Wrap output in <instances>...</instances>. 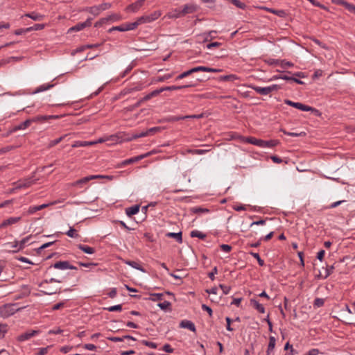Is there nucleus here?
Wrapping results in <instances>:
<instances>
[{
	"label": "nucleus",
	"mask_w": 355,
	"mask_h": 355,
	"mask_svg": "<svg viewBox=\"0 0 355 355\" xmlns=\"http://www.w3.org/2000/svg\"><path fill=\"white\" fill-rule=\"evenodd\" d=\"M197 6L194 4H187L184 6L183 9L182 10V13L183 14V16L187 14L193 13L197 10Z\"/></svg>",
	"instance_id": "nucleus-11"
},
{
	"label": "nucleus",
	"mask_w": 355,
	"mask_h": 355,
	"mask_svg": "<svg viewBox=\"0 0 355 355\" xmlns=\"http://www.w3.org/2000/svg\"><path fill=\"white\" fill-rule=\"evenodd\" d=\"M170 306H171V303H170V302H166V301H165V302H162V303H159V304H158V306H159L160 309H163V310L166 309H167V308H168Z\"/></svg>",
	"instance_id": "nucleus-52"
},
{
	"label": "nucleus",
	"mask_w": 355,
	"mask_h": 355,
	"mask_svg": "<svg viewBox=\"0 0 355 355\" xmlns=\"http://www.w3.org/2000/svg\"><path fill=\"white\" fill-rule=\"evenodd\" d=\"M25 17L31 18L34 21H41L44 19V16L43 15L37 13V12H31V13H27L24 15Z\"/></svg>",
	"instance_id": "nucleus-20"
},
{
	"label": "nucleus",
	"mask_w": 355,
	"mask_h": 355,
	"mask_svg": "<svg viewBox=\"0 0 355 355\" xmlns=\"http://www.w3.org/2000/svg\"><path fill=\"white\" fill-rule=\"evenodd\" d=\"M284 103L288 105L292 106L293 107H295V108L299 109L302 111H306V110H311L309 108V106L304 105L301 103H295V102H293L288 99L285 100Z\"/></svg>",
	"instance_id": "nucleus-7"
},
{
	"label": "nucleus",
	"mask_w": 355,
	"mask_h": 355,
	"mask_svg": "<svg viewBox=\"0 0 355 355\" xmlns=\"http://www.w3.org/2000/svg\"><path fill=\"white\" fill-rule=\"evenodd\" d=\"M142 343L148 347H150L151 348L155 349L157 348V344L155 343L149 342L147 340H142Z\"/></svg>",
	"instance_id": "nucleus-53"
},
{
	"label": "nucleus",
	"mask_w": 355,
	"mask_h": 355,
	"mask_svg": "<svg viewBox=\"0 0 355 355\" xmlns=\"http://www.w3.org/2000/svg\"><path fill=\"white\" fill-rule=\"evenodd\" d=\"M252 89L256 91L257 93L261 95H267L274 91H277L280 87L277 85H272L271 86L266 87H260L257 86H252Z\"/></svg>",
	"instance_id": "nucleus-4"
},
{
	"label": "nucleus",
	"mask_w": 355,
	"mask_h": 355,
	"mask_svg": "<svg viewBox=\"0 0 355 355\" xmlns=\"http://www.w3.org/2000/svg\"><path fill=\"white\" fill-rule=\"evenodd\" d=\"M137 26H139V24L138 22L136 21L133 23H130V24H126L125 25V29H126V31H130V30H133L135 29V28L137 27Z\"/></svg>",
	"instance_id": "nucleus-46"
},
{
	"label": "nucleus",
	"mask_w": 355,
	"mask_h": 355,
	"mask_svg": "<svg viewBox=\"0 0 355 355\" xmlns=\"http://www.w3.org/2000/svg\"><path fill=\"white\" fill-rule=\"evenodd\" d=\"M98 178H101V176H93L89 175L85 178H83L80 180H78L73 183L71 184L72 187H81L84 184H87L89 181L93 180H97Z\"/></svg>",
	"instance_id": "nucleus-5"
},
{
	"label": "nucleus",
	"mask_w": 355,
	"mask_h": 355,
	"mask_svg": "<svg viewBox=\"0 0 355 355\" xmlns=\"http://www.w3.org/2000/svg\"><path fill=\"white\" fill-rule=\"evenodd\" d=\"M78 248L87 254H92L95 252V250L93 248L87 246V245H79Z\"/></svg>",
	"instance_id": "nucleus-32"
},
{
	"label": "nucleus",
	"mask_w": 355,
	"mask_h": 355,
	"mask_svg": "<svg viewBox=\"0 0 355 355\" xmlns=\"http://www.w3.org/2000/svg\"><path fill=\"white\" fill-rule=\"evenodd\" d=\"M190 211L194 214L208 213L209 211L208 209L202 207H192Z\"/></svg>",
	"instance_id": "nucleus-35"
},
{
	"label": "nucleus",
	"mask_w": 355,
	"mask_h": 355,
	"mask_svg": "<svg viewBox=\"0 0 355 355\" xmlns=\"http://www.w3.org/2000/svg\"><path fill=\"white\" fill-rule=\"evenodd\" d=\"M334 269V266H331L329 267H327L325 270V274L324 275H322L321 274H319L317 277L318 278H320V277H323V278H327V277H329L333 272Z\"/></svg>",
	"instance_id": "nucleus-37"
},
{
	"label": "nucleus",
	"mask_w": 355,
	"mask_h": 355,
	"mask_svg": "<svg viewBox=\"0 0 355 355\" xmlns=\"http://www.w3.org/2000/svg\"><path fill=\"white\" fill-rule=\"evenodd\" d=\"M125 263L127 264V265H129L130 266H132V268H136L137 270H139L142 272H145L144 269L142 268L140 265L135 262V261H125Z\"/></svg>",
	"instance_id": "nucleus-36"
},
{
	"label": "nucleus",
	"mask_w": 355,
	"mask_h": 355,
	"mask_svg": "<svg viewBox=\"0 0 355 355\" xmlns=\"http://www.w3.org/2000/svg\"><path fill=\"white\" fill-rule=\"evenodd\" d=\"M167 237L169 238H173L176 239V241L181 243L182 242V232H178V233H173V232H168L166 234Z\"/></svg>",
	"instance_id": "nucleus-23"
},
{
	"label": "nucleus",
	"mask_w": 355,
	"mask_h": 355,
	"mask_svg": "<svg viewBox=\"0 0 355 355\" xmlns=\"http://www.w3.org/2000/svg\"><path fill=\"white\" fill-rule=\"evenodd\" d=\"M94 145V143H91V141H76L73 145V148H77V147H83V146H92Z\"/></svg>",
	"instance_id": "nucleus-33"
},
{
	"label": "nucleus",
	"mask_w": 355,
	"mask_h": 355,
	"mask_svg": "<svg viewBox=\"0 0 355 355\" xmlns=\"http://www.w3.org/2000/svg\"><path fill=\"white\" fill-rule=\"evenodd\" d=\"M180 327L182 328H187L189 330L195 332L196 331V327L194 324L189 321V320H182L180 324Z\"/></svg>",
	"instance_id": "nucleus-18"
},
{
	"label": "nucleus",
	"mask_w": 355,
	"mask_h": 355,
	"mask_svg": "<svg viewBox=\"0 0 355 355\" xmlns=\"http://www.w3.org/2000/svg\"><path fill=\"white\" fill-rule=\"evenodd\" d=\"M193 86H194V85H182V86H169V87H162L161 89H163V92L164 91H173V90L182 89H184L186 87H193Z\"/></svg>",
	"instance_id": "nucleus-24"
},
{
	"label": "nucleus",
	"mask_w": 355,
	"mask_h": 355,
	"mask_svg": "<svg viewBox=\"0 0 355 355\" xmlns=\"http://www.w3.org/2000/svg\"><path fill=\"white\" fill-rule=\"evenodd\" d=\"M144 0H138L126 8L127 11L137 12L144 4Z\"/></svg>",
	"instance_id": "nucleus-9"
},
{
	"label": "nucleus",
	"mask_w": 355,
	"mask_h": 355,
	"mask_svg": "<svg viewBox=\"0 0 355 355\" xmlns=\"http://www.w3.org/2000/svg\"><path fill=\"white\" fill-rule=\"evenodd\" d=\"M122 309V306L121 304H119V305H115V306H110L109 308H107V309L109 311H121Z\"/></svg>",
	"instance_id": "nucleus-54"
},
{
	"label": "nucleus",
	"mask_w": 355,
	"mask_h": 355,
	"mask_svg": "<svg viewBox=\"0 0 355 355\" xmlns=\"http://www.w3.org/2000/svg\"><path fill=\"white\" fill-rule=\"evenodd\" d=\"M31 236H28L24 239H23L21 241H18L19 243V248L17 249L13 250L14 252H19V250H22L24 248V245L29 241Z\"/></svg>",
	"instance_id": "nucleus-31"
},
{
	"label": "nucleus",
	"mask_w": 355,
	"mask_h": 355,
	"mask_svg": "<svg viewBox=\"0 0 355 355\" xmlns=\"http://www.w3.org/2000/svg\"><path fill=\"white\" fill-rule=\"evenodd\" d=\"M338 3L340 4V5H343L349 12L355 14V6L354 5L351 4L349 3H347V1H343V0L338 1Z\"/></svg>",
	"instance_id": "nucleus-21"
},
{
	"label": "nucleus",
	"mask_w": 355,
	"mask_h": 355,
	"mask_svg": "<svg viewBox=\"0 0 355 355\" xmlns=\"http://www.w3.org/2000/svg\"><path fill=\"white\" fill-rule=\"evenodd\" d=\"M279 144L277 140L263 141L262 148H272Z\"/></svg>",
	"instance_id": "nucleus-28"
},
{
	"label": "nucleus",
	"mask_w": 355,
	"mask_h": 355,
	"mask_svg": "<svg viewBox=\"0 0 355 355\" xmlns=\"http://www.w3.org/2000/svg\"><path fill=\"white\" fill-rule=\"evenodd\" d=\"M324 304V300L321 298H316L314 301V305L320 307Z\"/></svg>",
	"instance_id": "nucleus-57"
},
{
	"label": "nucleus",
	"mask_w": 355,
	"mask_h": 355,
	"mask_svg": "<svg viewBox=\"0 0 355 355\" xmlns=\"http://www.w3.org/2000/svg\"><path fill=\"white\" fill-rule=\"evenodd\" d=\"M60 116L58 115H49V116H42L37 118V120H47L49 119H58Z\"/></svg>",
	"instance_id": "nucleus-51"
},
{
	"label": "nucleus",
	"mask_w": 355,
	"mask_h": 355,
	"mask_svg": "<svg viewBox=\"0 0 355 355\" xmlns=\"http://www.w3.org/2000/svg\"><path fill=\"white\" fill-rule=\"evenodd\" d=\"M238 79H239V78L236 75H234V74L223 76H220L219 78L220 80H222V81H230V82H234V81H235V80H236Z\"/></svg>",
	"instance_id": "nucleus-27"
},
{
	"label": "nucleus",
	"mask_w": 355,
	"mask_h": 355,
	"mask_svg": "<svg viewBox=\"0 0 355 355\" xmlns=\"http://www.w3.org/2000/svg\"><path fill=\"white\" fill-rule=\"evenodd\" d=\"M148 135V132L146 130V131H143V132H141L139 134H134V135H132V138H133V139H136L137 138L146 137Z\"/></svg>",
	"instance_id": "nucleus-49"
},
{
	"label": "nucleus",
	"mask_w": 355,
	"mask_h": 355,
	"mask_svg": "<svg viewBox=\"0 0 355 355\" xmlns=\"http://www.w3.org/2000/svg\"><path fill=\"white\" fill-rule=\"evenodd\" d=\"M139 160H141L139 156H137V157L124 160L123 162H121V164L120 165L125 166V165H128V164H133Z\"/></svg>",
	"instance_id": "nucleus-34"
},
{
	"label": "nucleus",
	"mask_w": 355,
	"mask_h": 355,
	"mask_svg": "<svg viewBox=\"0 0 355 355\" xmlns=\"http://www.w3.org/2000/svg\"><path fill=\"white\" fill-rule=\"evenodd\" d=\"M177 272H180V275H176L175 273H170V275L174 277L175 279H181L183 277H185L187 275L184 274L181 270H178Z\"/></svg>",
	"instance_id": "nucleus-47"
},
{
	"label": "nucleus",
	"mask_w": 355,
	"mask_h": 355,
	"mask_svg": "<svg viewBox=\"0 0 355 355\" xmlns=\"http://www.w3.org/2000/svg\"><path fill=\"white\" fill-rule=\"evenodd\" d=\"M163 350L168 353H172L173 352V349L168 344H165L163 346Z\"/></svg>",
	"instance_id": "nucleus-60"
},
{
	"label": "nucleus",
	"mask_w": 355,
	"mask_h": 355,
	"mask_svg": "<svg viewBox=\"0 0 355 355\" xmlns=\"http://www.w3.org/2000/svg\"><path fill=\"white\" fill-rule=\"evenodd\" d=\"M119 137H121V135H117V134L113 135L107 137V140L114 143H120L119 139H118Z\"/></svg>",
	"instance_id": "nucleus-48"
},
{
	"label": "nucleus",
	"mask_w": 355,
	"mask_h": 355,
	"mask_svg": "<svg viewBox=\"0 0 355 355\" xmlns=\"http://www.w3.org/2000/svg\"><path fill=\"white\" fill-rule=\"evenodd\" d=\"M39 334V331L37 330H32L30 331L25 332L18 336L17 340L19 342H22L26 340L30 339L31 337Z\"/></svg>",
	"instance_id": "nucleus-6"
},
{
	"label": "nucleus",
	"mask_w": 355,
	"mask_h": 355,
	"mask_svg": "<svg viewBox=\"0 0 355 355\" xmlns=\"http://www.w3.org/2000/svg\"><path fill=\"white\" fill-rule=\"evenodd\" d=\"M35 183V180H29V179H26L22 182H19L18 183H16V187H15V189H22V188H26V187H31V185H33V184Z\"/></svg>",
	"instance_id": "nucleus-12"
},
{
	"label": "nucleus",
	"mask_w": 355,
	"mask_h": 355,
	"mask_svg": "<svg viewBox=\"0 0 355 355\" xmlns=\"http://www.w3.org/2000/svg\"><path fill=\"white\" fill-rule=\"evenodd\" d=\"M165 17L168 19H177L183 17V14L182 13V10L175 9L169 12Z\"/></svg>",
	"instance_id": "nucleus-16"
},
{
	"label": "nucleus",
	"mask_w": 355,
	"mask_h": 355,
	"mask_svg": "<svg viewBox=\"0 0 355 355\" xmlns=\"http://www.w3.org/2000/svg\"><path fill=\"white\" fill-rule=\"evenodd\" d=\"M69 267L68 261H58L54 264V268L58 269H67Z\"/></svg>",
	"instance_id": "nucleus-29"
},
{
	"label": "nucleus",
	"mask_w": 355,
	"mask_h": 355,
	"mask_svg": "<svg viewBox=\"0 0 355 355\" xmlns=\"http://www.w3.org/2000/svg\"><path fill=\"white\" fill-rule=\"evenodd\" d=\"M107 18H109V21L110 20L117 21V20H119L121 19V17L118 14H112V15L108 16Z\"/></svg>",
	"instance_id": "nucleus-59"
},
{
	"label": "nucleus",
	"mask_w": 355,
	"mask_h": 355,
	"mask_svg": "<svg viewBox=\"0 0 355 355\" xmlns=\"http://www.w3.org/2000/svg\"><path fill=\"white\" fill-rule=\"evenodd\" d=\"M33 121V120L27 119L24 122L20 123L19 125L15 126L12 130H10L8 132L7 135H8L9 134H10L13 132H15V131H17L19 130H24V129L26 128L27 127H28L31 125V123Z\"/></svg>",
	"instance_id": "nucleus-8"
},
{
	"label": "nucleus",
	"mask_w": 355,
	"mask_h": 355,
	"mask_svg": "<svg viewBox=\"0 0 355 355\" xmlns=\"http://www.w3.org/2000/svg\"><path fill=\"white\" fill-rule=\"evenodd\" d=\"M91 25V20L89 19L83 23L78 24L71 28H69V32L70 31H79L83 30L87 26H89Z\"/></svg>",
	"instance_id": "nucleus-10"
},
{
	"label": "nucleus",
	"mask_w": 355,
	"mask_h": 355,
	"mask_svg": "<svg viewBox=\"0 0 355 355\" xmlns=\"http://www.w3.org/2000/svg\"><path fill=\"white\" fill-rule=\"evenodd\" d=\"M139 210V205H137L127 208L125 210V212L128 216H131L135 215L137 213H138Z\"/></svg>",
	"instance_id": "nucleus-25"
},
{
	"label": "nucleus",
	"mask_w": 355,
	"mask_h": 355,
	"mask_svg": "<svg viewBox=\"0 0 355 355\" xmlns=\"http://www.w3.org/2000/svg\"><path fill=\"white\" fill-rule=\"evenodd\" d=\"M66 234L68 236L71 238H78L79 236L78 234L77 233V231L72 227H71Z\"/></svg>",
	"instance_id": "nucleus-43"
},
{
	"label": "nucleus",
	"mask_w": 355,
	"mask_h": 355,
	"mask_svg": "<svg viewBox=\"0 0 355 355\" xmlns=\"http://www.w3.org/2000/svg\"><path fill=\"white\" fill-rule=\"evenodd\" d=\"M40 211L39 208H38V206L31 207L28 209L27 214H33V213H35V211Z\"/></svg>",
	"instance_id": "nucleus-63"
},
{
	"label": "nucleus",
	"mask_w": 355,
	"mask_h": 355,
	"mask_svg": "<svg viewBox=\"0 0 355 355\" xmlns=\"http://www.w3.org/2000/svg\"><path fill=\"white\" fill-rule=\"evenodd\" d=\"M276 340L275 337L270 336L269 338V344L267 349V355H270V352L272 351L275 346Z\"/></svg>",
	"instance_id": "nucleus-30"
},
{
	"label": "nucleus",
	"mask_w": 355,
	"mask_h": 355,
	"mask_svg": "<svg viewBox=\"0 0 355 355\" xmlns=\"http://www.w3.org/2000/svg\"><path fill=\"white\" fill-rule=\"evenodd\" d=\"M15 148V147L14 146H8L3 147L0 149V155L5 154L10 150H14Z\"/></svg>",
	"instance_id": "nucleus-45"
},
{
	"label": "nucleus",
	"mask_w": 355,
	"mask_h": 355,
	"mask_svg": "<svg viewBox=\"0 0 355 355\" xmlns=\"http://www.w3.org/2000/svg\"><path fill=\"white\" fill-rule=\"evenodd\" d=\"M219 286L221 288V290L223 291L224 294H227L230 291V286H225L223 284H220Z\"/></svg>",
	"instance_id": "nucleus-62"
},
{
	"label": "nucleus",
	"mask_w": 355,
	"mask_h": 355,
	"mask_svg": "<svg viewBox=\"0 0 355 355\" xmlns=\"http://www.w3.org/2000/svg\"><path fill=\"white\" fill-rule=\"evenodd\" d=\"M191 237H198L201 239H204L206 237V234L202 233L201 232L194 230L191 232Z\"/></svg>",
	"instance_id": "nucleus-39"
},
{
	"label": "nucleus",
	"mask_w": 355,
	"mask_h": 355,
	"mask_svg": "<svg viewBox=\"0 0 355 355\" xmlns=\"http://www.w3.org/2000/svg\"><path fill=\"white\" fill-rule=\"evenodd\" d=\"M66 135L64 136H62V137H60L55 140H52L49 142V148H51V147H53L54 146L57 145L58 144H59L62 139L63 138L65 137Z\"/></svg>",
	"instance_id": "nucleus-44"
},
{
	"label": "nucleus",
	"mask_w": 355,
	"mask_h": 355,
	"mask_svg": "<svg viewBox=\"0 0 355 355\" xmlns=\"http://www.w3.org/2000/svg\"><path fill=\"white\" fill-rule=\"evenodd\" d=\"M250 304L256 309L259 312L263 313L265 312V309L263 306L259 304L257 300L252 299L250 300Z\"/></svg>",
	"instance_id": "nucleus-22"
},
{
	"label": "nucleus",
	"mask_w": 355,
	"mask_h": 355,
	"mask_svg": "<svg viewBox=\"0 0 355 355\" xmlns=\"http://www.w3.org/2000/svg\"><path fill=\"white\" fill-rule=\"evenodd\" d=\"M55 282L60 283V282H61V281L56 280L53 278L51 279L49 281H48V280L43 281L40 284L41 291L43 292L46 295H52V294L56 293L58 290V288L55 286H51L49 285L50 284L55 283Z\"/></svg>",
	"instance_id": "nucleus-1"
},
{
	"label": "nucleus",
	"mask_w": 355,
	"mask_h": 355,
	"mask_svg": "<svg viewBox=\"0 0 355 355\" xmlns=\"http://www.w3.org/2000/svg\"><path fill=\"white\" fill-rule=\"evenodd\" d=\"M202 116H203V114H198V115H188V116H181V117H176V118H174L173 120L178 121V120H180V119H189V118L200 119V118H202Z\"/></svg>",
	"instance_id": "nucleus-40"
},
{
	"label": "nucleus",
	"mask_w": 355,
	"mask_h": 355,
	"mask_svg": "<svg viewBox=\"0 0 355 355\" xmlns=\"http://www.w3.org/2000/svg\"><path fill=\"white\" fill-rule=\"evenodd\" d=\"M260 8L265 10L268 12H270L271 13L275 14L280 17H286V12L283 10H274V9L269 8L267 7H260Z\"/></svg>",
	"instance_id": "nucleus-17"
},
{
	"label": "nucleus",
	"mask_w": 355,
	"mask_h": 355,
	"mask_svg": "<svg viewBox=\"0 0 355 355\" xmlns=\"http://www.w3.org/2000/svg\"><path fill=\"white\" fill-rule=\"evenodd\" d=\"M117 135H121V137H119L118 139H119L120 143L123 141H130L133 140V138H132V136L130 137L128 134H126L124 132H120L117 133Z\"/></svg>",
	"instance_id": "nucleus-26"
},
{
	"label": "nucleus",
	"mask_w": 355,
	"mask_h": 355,
	"mask_svg": "<svg viewBox=\"0 0 355 355\" xmlns=\"http://www.w3.org/2000/svg\"><path fill=\"white\" fill-rule=\"evenodd\" d=\"M87 10L94 15H98L101 12L98 6L90 7Z\"/></svg>",
	"instance_id": "nucleus-42"
},
{
	"label": "nucleus",
	"mask_w": 355,
	"mask_h": 355,
	"mask_svg": "<svg viewBox=\"0 0 355 355\" xmlns=\"http://www.w3.org/2000/svg\"><path fill=\"white\" fill-rule=\"evenodd\" d=\"M162 92H163V89H161V88L159 89H156V90L153 91L150 94L146 95L142 99H141L139 101L138 104L139 105L141 103H142L144 101H146L150 100L151 98L157 96L158 94H159Z\"/></svg>",
	"instance_id": "nucleus-14"
},
{
	"label": "nucleus",
	"mask_w": 355,
	"mask_h": 355,
	"mask_svg": "<svg viewBox=\"0 0 355 355\" xmlns=\"http://www.w3.org/2000/svg\"><path fill=\"white\" fill-rule=\"evenodd\" d=\"M273 63H275V64H280L281 67H282L283 68H285L286 67H293V64L290 62H286L285 60H282V61H279V60H277L275 62H274Z\"/></svg>",
	"instance_id": "nucleus-41"
},
{
	"label": "nucleus",
	"mask_w": 355,
	"mask_h": 355,
	"mask_svg": "<svg viewBox=\"0 0 355 355\" xmlns=\"http://www.w3.org/2000/svg\"><path fill=\"white\" fill-rule=\"evenodd\" d=\"M220 248L223 251L225 252H229L232 250V246L227 245V244H222L220 245Z\"/></svg>",
	"instance_id": "nucleus-55"
},
{
	"label": "nucleus",
	"mask_w": 355,
	"mask_h": 355,
	"mask_svg": "<svg viewBox=\"0 0 355 355\" xmlns=\"http://www.w3.org/2000/svg\"><path fill=\"white\" fill-rule=\"evenodd\" d=\"M19 309L15 308V304H5L0 306V317L6 318L13 315Z\"/></svg>",
	"instance_id": "nucleus-3"
},
{
	"label": "nucleus",
	"mask_w": 355,
	"mask_h": 355,
	"mask_svg": "<svg viewBox=\"0 0 355 355\" xmlns=\"http://www.w3.org/2000/svg\"><path fill=\"white\" fill-rule=\"evenodd\" d=\"M320 353L319 350L317 349H313L310 350L307 354L305 355H318Z\"/></svg>",
	"instance_id": "nucleus-64"
},
{
	"label": "nucleus",
	"mask_w": 355,
	"mask_h": 355,
	"mask_svg": "<svg viewBox=\"0 0 355 355\" xmlns=\"http://www.w3.org/2000/svg\"><path fill=\"white\" fill-rule=\"evenodd\" d=\"M242 140L243 141L254 144L255 146H258L259 147H262L263 141L262 139H258L254 137H247V138H242Z\"/></svg>",
	"instance_id": "nucleus-15"
},
{
	"label": "nucleus",
	"mask_w": 355,
	"mask_h": 355,
	"mask_svg": "<svg viewBox=\"0 0 355 355\" xmlns=\"http://www.w3.org/2000/svg\"><path fill=\"white\" fill-rule=\"evenodd\" d=\"M218 270L216 267H214L211 272L209 273V277L214 280L215 278V275L217 274Z\"/></svg>",
	"instance_id": "nucleus-61"
},
{
	"label": "nucleus",
	"mask_w": 355,
	"mask_h": 355,
	"mask_svg": "<svg viewBox=\"0 0 355 355\" xmlns=\"http://www.w3.org/2000/svg\"><path fill=\"white\" fill-rule=\"evenodd\" d=\"M160 15H161L160 11H155L150 15H146V17H148L147 21H148L149 22H151V21L157 19Z\"/></svg>",
	"instance_id": "nucleus-38"
},
{
	"label": "nucleus",
	"mask_w": 355,
	"mask_h": 355,
	"mask_svg": "<svg viewBox=\"0 0 355 355\" xmlns=\"http://www.w3.org/2000/svg\"><path fill=\"white\" fill-rule=\"evenodd\" d=\"M250 254L252 255L255 259H257V260L258 261V263L261 266H263L264 265V261L263 260H262L259 254L258 253H255V252H250Z\"/></svg>",
	"instance_id": "nucleus-50"
},
{
	"label": "nucleus",
	"mask_w": 355,
	"mask_h": 355,
	"mask_svg": "<svg viewBox=\"0 0 355 355\" xmlns=\"http://www.w3.org/2000/svg\"><path fill=\"white\" fill-rule=\"evenodd\" d=\"M160 130H161V128H159V127H154V128H151L147 130V132H148V135H149L151 134L156 133V132H159Z\"/></svg>",
	"instance_id": "nucleus-58"
},
{
	"label": "nucleus",
	"mask_w": 355,
	"mask_h": 355,
	"mask_svg": "<svg viewBox=\"0 0 355 355\" xmlns=\"http://www.w3.org/2000/svg\"><path fill=\"white\" fill-rule=\"evenodd\" d=\"M21 219L20 217H12L7 220H5L2 222V223L0 225V228H3L7 227L8 225H10L12 224H15L19 221Z\"/></svg>",
	"instance_id": "nucleus-13"
},
{
	"label": "nucleus",
	"mask_w": 355,
	"mask_h": 355,
	"mask_svg": "<svg viewBox=\"0 0 355 355\" xmlns=\"http://www.w3.org/2000/svg\"><path fill=\"white\" fill-rule=\"evenodd\" d=\"M198 71H205V72H220L222 71V69H214L207 67H197L192 68L190 70H188L187 71L183 72L182 73L180 74L176 79H182L189 75H191L193 73L198 72Z\"/></svg>",
	"instance_id": "nucleus-2"
},
{
	"label": "nucleus",
	"mask_w": 355,
	"mask_h": 355,
	"mask_svg": "<svg viewBox=\"0 0 355 355\" xmlns=\"http://www.w3.org/2000/svg\"><path fill=\"white\" fill-rule=\"evenodd\" d=\"M5 250L9 252H15L13 250L17 249L19 248L18 241H15L14 243H7L4 245Z\"/></svg>",
	"instance_id": "nucleus-19"
},
{
	"label": "nucleus",
	"mask_w": 355,
	"mask_h": 355,
	"mask_svg": "<svg viewBox=\"0 0 355 355\" xmlns=\"http://www.w3.org/2000/svg\"><path fill=\"white\" fill-rule=\"evenodd\" d=\"M101 11L109 9L111 7V4L109 3H104L98 6Z\"/></svg>",
	"instance_id": "nucleus-56"
}]
</instances>
